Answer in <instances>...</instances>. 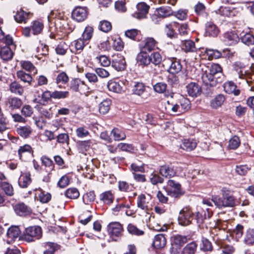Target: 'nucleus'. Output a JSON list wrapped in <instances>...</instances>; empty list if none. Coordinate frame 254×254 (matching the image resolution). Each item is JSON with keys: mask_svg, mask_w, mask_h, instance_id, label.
I'll return each mask as SVG.
<instances>
[{"mask_svg": "<svg viewBox=\"0 0 254 254\" xmlns=\"http://www.w3.org/2000/svg\"><path fill=\"white\" fill-rule=\"evenodd\" d=\"M223 198L221 199L218 195L212 196L211 200L215 205L218 208L222 207H232L236 205V199L231 193L230 190L226 188H223L221 190Z\"/></svg>", "mask_w": 254, "mask_h": 254, "instance_id": "obj_1", "label": "nucleus"}, {"mask_svg": "<svg viewBox=\"0 0 254 254\" xmlns=\"http://www.w3.org/2000/svg\"><path fill=\"white\" fill-rule=\"evenodd\" d=\"M167 103V108L169 112L177 115H180L187 112L190 109L191 107L190 101L183 97H182L176 102L170 103L168 101Z\"/></svg>", "mask_w": 254, "mask_h": 254, "instance_id": "obj_2", "label": "nucleus"}, {"mask_svg": "<svg viewBox=\"0 0 254 254\" xmlns=\"http://www.w3.org/2000/svg\"><path fill=\"white\" fill-rule=\"evenodd\" d=\"M42 236V230L39 226H32L26 228L23 239L28 242L35 241Z\"/></svg>", "mask_w": 254, "mask_h": 254, "instance_id": "obj_3", "label": "nucleus"}, {"mask_svg": "<svg viewBox=\"0 0 254 254\" xmlns=\"http://www.w3.org/2000/svg\"><path fill=\"white\" fill-rule=\"evenodd\" d=\"M166 190L169 195L175 198L180 197L184 194L181 185L173 180L168 181Z\"/></svg>", "mask_w": 254, "mask_h": 254, "instance_id": "obj_4", "label": "nucleus"}, {"mask_svg": "<svg viewBox=\"0 0 254 254\" xmlns=\"http://www.w3.org/2000/svg\"><path fill=\"white\" fill-rule=\"evenodd\" d=\"M182 168L180 166H174L171 165H164L160 166L159 173L163 177L170 178L180 174Z\"/></svg>", "mask_w": 254, "mask_h": 254, "instance_id": "obj_5", "label": "nucleus"}, {"mask_svg": "<svg viewBox=\"0 0 254 254\" xmlns=\"http://www.w3.org/2000/svg\"><path fill=\"white\" fill-rule=\"evenodd\" d=\"M192 212L187 207L184 208L180 213L178 217L179 224L182 226L190 225L193 220Z\"/></svg>", "mask_w": 254, "mask_h": 254, "instance_id": "obj_6", "label": "nucleus"}, {"mask_svg": "<svg viewBox=\"0 0 254 254\" xmlns=\"http://www.w3.org/2000/svg\"><path fill=\"white\" fill-rule=\"evenodd\" d=\"M111 65L118 71L125 70L127 66L125 58L121 54L113 55L111 61Z\"/></svg>", "mask_w": 254, "mask_h": 254, "instance_id": "obj_7", "label": "nucleus"}, {"mask_svg": "<svg viewBox=\"0 0 254 254\" xmlns=\"http://www.w3.org/2000/svg\"><path fill=\"white\" fill-rule=\"evenodd\" d=\"M69 89L81 94H84L87 89L85 82L78 78L73 79L70 81Z\"/></svg>", "mask_w": 254, "mask_h": 254, "instance_id": "obj_8", "label": "nucleus"}, {"mask_svg": "<svg viewBox=\"0 0 254 254\" xmlns=\"http://www.w3.org/2000/svg\"><path fill=\"white\" fill-rule=\"evenodd\" d=\"M87 11L85 8L78 6L72 11V18L78 22L84 21L87 17Z\"/></svg>", "mask_w": 254, "mask_h": 254, "instance_id": "obj_9", "label": "nucleus"}, {"mask_svg": "<svg viewBox=\"0 0 254 254\" xmlns=\"http://www.w3.org/2000/svg\"><path fill=\"white\" fill-rule=\"evenodd\" d=\"M123 228L119 222H115L110 223L108 226V231L111 237H119L121 236Z\"/></svg>", "mask_w": 254, "mask_h": 254, "instance_id": "obj_10", "label": "nucleus"}, {"mask_svg": "<svg viewBox=\"0 0 254 254\" xmlns=\"http://www.w3.org/2000/svg\"><path fill=\"white\" fill-rule=\"evenodd\" d=\"M21 233L20 230L18 226H12L7 230L6 242L10 244L14 242L16 239L19 237Z\"/></svg>", "mask_w": 254, "mask_h": 254, "instance_id": "obj_11", "label": "nucleus"}, {"mask_svg": "<svg viewBox=\"0 0 254 254\" xmlns=\"http://www.w3.org/2000/svg\"><path fill=\"white\" fill-rule=\"evenodd\" d=\"M149 5L144 2V19H146V23H149L151 22H153L155 23H157L159 19L158 15L155 13L154 10H151V12H150L149 15H148L147 14L149 12Z\"/></svg>", "mask_w": 254, "mask_h": 254, "instance_id": "obj_12", "label": "nucleus"}, {"mask_svg": "<svg viewBox=\"0 0 254 254\" xmlns=\"http://www.w3.org/2000/svg\"><path fill=\"white\" fill-rule=\"evenodd\" d=\"M162 61V57L159 53L154 52L150 56H144V65H148L152 63L154 65L159 64Z\"/></svg>", "mask_w": 254, "mask_h": 254, "instance_id": "obj_13", "label": "nucleus"}, {"mask_svg": "<svg viewBox=\"0 0 254 254\" xmlns=\"http://www.w3.org/2000/svg\"><path fill=\"white\" fill-rule=\"evenodd\" d=\"M186 88L188 94L192 97L198 96L201 92L200 86L195 82H191L189 83L186 86Z\"/></svg>", "mask_w": 254, "mask_h": 254, "instance_id": "obj_14", "label": "nucleus"}, {"mask_svg": "<svg viewBox=\"0 0 254 254\" xmlns=\"http://www.w3.org/2000/svg\"><path fill=\"white\" fill-rule=\"evenodd\" d=\"M13 208L15 213L19 216L28 215L32 211L31 208L23 202L16 204Z\"/></svg>", "mask_w": 254, "mask_h": 254, "instance_id": "obj_15", "label": "nucleus"}, {"mask_svg": "<svg viewBox=\"0 0 254 254\" xmlns=\"http://www.w3.org/2000/svg\"><path fill=\"white\" fill-rule=\"evenodd\" d=\"M132 173L134 179L139 182L143 181V167L142 165H139L136 163H133L131 165Z\"/></svg>", "mask_w": 254, "mask_h": 254, "instance_id": "obj_16", "label": "nucleus"}, {"mask_svg": "<svg viewBox=\"0 0 254 254\" xmlns=\"http://www.w3.org/2000/svg\"><path fill=\"white\" fill-rule=\"evenodd\" d=\"M234 67L235 70L237 72L240 78H245L249 73V71L246 70V67L245 64L240 62H236L234 64Z\"/></svg>", "mask_w": 254, "mask_h": 254, "instance_id": "obj_17", "label": "nucleus"}, {"mask_svg": "<svg viewBox=\"0 0 254 254\" xmlns=\"http://www.w3.org/2000/svg\"><path fill=\"white\" fill-rule=\"evenodd\" d=\"M201 79L205 84L211 87L215 86L217 84V80L215 76L210 74V73L208 71H205L202 74Z\"/></svg>", "mask_w": 254, "mask_h": 254, "instance_id": "obj_18", "label": "nucleus"}, {"mask_svg": "<svg viewBox=\"0 0 254 254\" xmlns=\"http://www.w3.org/2000/svg\"><path fill=\"white\" fill-rule=\"evenodd\" d=\"M225 99L224 95L221 94H218L211 100L210 106L212 109H217L222 106Z\"/></svg>", "mask_w": 254, "mask_h": 254, "instance_id": "obj_19", "label": "nucleus"}, {"mask_svg": "<svg viewBox=\"0 0 254 254\" xmlns=\"http://www.w3.org/2000/svg\"><path fill=\"white\" fill-rule=\"evenodd\" d=\"M181 48L186 53L195 52L197 50L194 42L190 40H185L182 41Z\"/></svg>", "mask_w": 254, "mask_h": 254, "instance_id": "obj_20", "label": "nucleus"}, {"mask_svg": "<svg viewBox=\"0 0 254 254\" xmlns=\"http://www.w3.org/2000/svg\"><path fill=\"white\" fill-rule=\"evenodd\" d=\"M219 33V28L211 22H208L205 26V33L209 36L216 37Z\"/></svg>", "mask_w": 254, "mask_h": 254, "instance_id": "obj_21", "label": "nucleus"}, {"mask_svg": "<svg viewBox=\"0 0 254 254\" xmlns=\"http://www.w3.org/2000/svg\"><path fill=\"white\" fill-rule=\"evenodd\" d=\"M166 244V239L163 234H158L155 236L153 246L156 249H161L163 248Z\"/></svg>", "mask_w": 254, "mask_h": 254, "instance_id": "obj_22", "label": "nucleus"}, {"mask_svg": "<svg viewBox=\"0 0 254 254\" xmlns=\"http://www.w3.org/2000/svg\"><path fill=\"white\" fill-rule=\"evenodd\" d=\"M223 87L225 91L228 94H233L235 96L240 94V90L237 89L236 85L232 81L225 82Z\"/></svg>", "mask_w": 254, "mask_h": 254, "instance_id": "obj_23", "label": "nucleus"}, {"mask_svg": "<svg viewBox=\"0 0 254 254\" xmlns=\"http://www.w3.org/2000/svg\"><path fill=\"white\" fill-rule=\"evenodd\" d=\"M31 183L30 174L26 173L21 174L18 180V184L21 188H26Z\"/></svg>", "mask_w": 254, "mask_h": 254, "instance_id": "obj_24", "label": "nucleus"}, {"mask_svg": "<svg viewBox=\"0 0 254 254\" xmlns=\"http://www.w3.org/2000/svg\"><path fill=\"white\" fill-rule=\"evenodd\" d=\"M224 41L228 44L232 45L237 43L239 41L238 35L234 32H227L224 35Z\"/></svg>", "mask_w": 254, "mask_h": 254, "instance_id": "obj_25", "label": "nucleus"}, {"mask_svg": "<svg viewBox=\"0 0 254 254\" xmlns=\"http://www.w3.org/2000/svg\"><path fill=\"white\" fill-rule=\"evenodd\" d=\"M13 53L8 46H4L0 49V57L3 61H8L12 59Z\"/></svg>", "mask_w": 254, "mask_h": 254, "instance_id": "obj_26", "label": "nucleus"}, {"mask_svg": "<svg viewBox=\"0 0 254 254\" xmlns=\"http://www.w3.org/2000/svg\"><path fill=\"white\" fill-rule=\"evenodd\" d=\"M32 129L29 126H19L16 128L17 133L22 137L27 138L31 134Z\"/></svg>", "mask_w": 254, "mask_h": 254, "instance_id": "obj_27", "label": "nucleus"}, {"mask_svg": "<svg viewBox=\"0 0 254 254\" xmlns=\"http://www.w3.org/2000/svg\"><path fill=\"white\" fill-rule=\"evenodd\" d=\"M156 42L152 38H147L144 41V54L150 52L156 46Z\"/></svg>", "mask_w": 254, "mask_h": 254, "instance_id": "obj_28", "label": "nucleus"}, {"mask_svg": "<svg viewBox=\"0 0 254 254\" xmlns=\"http://www.w3.org/2000/svg\"><path fill=\"white\" fill-rule=\"evenodd\" d=\"M7 105L12 110L19 109L22 105L21 99L17 97L9 98L7 102Z\"/></svg>", "mask_w": 254, "mask_h": 254, "instance_id": "obj_29", "label": "nucleus"}, {"mask_svg": "<svg viewBox=\"0 0 254 254\" xmlns=\"http://www.w3.org/2000/svg\"><path fill=\"white\" fill-rule=\"evenodd\" d=\"M182 68V65L179 61L176 60V59L172 60L168 69V71L170 73L176 74L179 72L181 70Z\"/></svg>", "mask_w": 254, "mask_h": 254, "instance_id": "obj_30", "label": "nucleus"}, {"mask_svg": "<svg viewBox=\"0 0 254 254\" xmlns=\"http://www.w3.org/2000/svg\"><path fill=\"white\" fill-rule=\"evenodd\" d=\"M19 158L24 160V157L26 155H30L32 152V147L28 144L20 146L18 151Z\"/></svg>", "mask_w": 254, "mask_h": 254, "instance_id": "obj_31", "label": "nucleus"}, {"mask_svg": "<svg viewBox=\"0 0 254 254\" xmlns=\"http://www.w3.org/2000/svg\"><path fill=\"white\" fill-rule=\"evenodd\" d=\"M132 86V94L140 96L143 94V82L141 81H133Z\"/></svg>", "mask_w": 254, "mask_h": 254, "instance_id": "obj_32", "label": "nucleus"}, {"mask_svg": "<svg viewBox=\"0 0 254 254\" xmlns=\"http://www.w3.org/2000/svg\"><path fill=\"white\" fill-rule=\"evenodd\" d=\"M44 247L46 250L44 251V254H54L55 252L59 249L58 245L52 242L45 243Z\"/></svg>", "mask_w": 254, "mask_h": 254, "instance_id": "obj_33", "label": "nucleus"}, {"mask_svg": "<svg viewBox=\"0 0 254 254\" xmlns=\"http://www.w3.org/2000/svg\"><path fill=\"white\" fill-rule=\"evenodd\" d=\"M196 146V142L195 140L191 139H184L181 147L184 150L190 151L193 150Z\"/></svg>", "mask_w": 254, "mask_h": 254, "instance_id": "obj_34", "label": "nucleus"}, {"mask_svg": "<svg viewBox=\"0 0 254 254\" xmlns=\"http://www.w3.org/2000/svg\"><path fill=\"white\" fill-rule=\"evenodd\" d=\"M111 101L110 99L103 100L99 105V111L101 114H105L108 112L110 108Z\"/></svg>", "mask_w": 254, "mask_h": 254, "instance_id": "obj_35", "label": "nucleus"}, {"mask_svg": "<svg viewBox=\"0 0 254 254\" xmlns=\"http://www.w3.org/2000/svg\"><path fill=\"white\" fill-rule=\"evenodd\" d=\"M107 87L110 91L116 93H121L123 91L121 84L119 82L113 80H110L108 82Z\"/></svg>", "mask_w": 254, "mask_h": 254, "instance_id": "obj_36", "label": "nucleus"}, {"mask_svg": "<svg viewBox=\"0 0 254 254\" xmlns=\"http://www.w3.org/2000/svg\"><path fill=\"white\" fill-rule=\"evenodd\" d=\"M10 91L14 94L21 95L23 92L24 89L23 87L17 82H12L10 84Z\"/></svg>", "mask_w": 254, "mask_h": 254, "instance_id": "obj_37", "label": "nucleus"}, {"mask_svg": "<svg viewBox=\"0 0 254 254\" xmlns=\"http://www.w3.org/2000/svg\"><path fill=\"white\" fill-rule=\"evenodd\" d=\"M20 65L23 69L30 72H33L34 74L37 73L36 68L32 63L29 61H22L20 62Z\"/></svg>", "mask_w": 254, "mask_h": 254, "instance_id": "obj_38", "label": "nucleus"}, {"mask_svg": "<svg viewBox=\"0 0 254 254\" xmlns=\"http://www.w3.org/2000/svg\"><path fill=\"white\" fill-rule=\"evenodd\" d=\"M100 199L107 204H111L114 200L113 194L110 191H105L100 195Z\"/></svg>", "mask_w": 254, "mask_h": 254, "instance_id": "obj_39", "label": "nucleus"}, {"mask_svg": "<svg viewBox=\"0 0 254 254\" xmlns=\"http://www.w3.org/2000/svg\"><path fill=\"white\" fill-rule=\"evenodd\" d=\"M1 189L4 192L5 194L8 196H12L14 194L12 186L8 183L2 182L0 184Z\"/></svg>", "mask_w": 254, "mask_h": 254, "instance_id": "obj_40", "label": "nucleus"}, {"mask_svg": "<svg viewBox=\"0 0 254 254\" xmlns=\"http://www.w3.org/2000/svg\"><path fill=\"white\" fill-rule=\"evenodd\" d=\"M64 195L69 198L76 199L79 196V192L76 188H71L65 191Z\"/></svg>", "mask_w": 254, "mask_h": 254, "instance_id": "obj_41", "label": "nucleus"}, {"mask_svg": "<svg viewBox=\"0 0 254 254\" xmlns=\"http://www.w3.org/2000/svg\"><path fill=\"white\" fill-rule=\"evenodd\" d=\"M17 77L24 82L28 83L29 84L32 80V77L23 70H19L16 73Z\"/></svg>", "mask_w": 254, "mask_h": 254, "instance_id": "obj_42", "label": "nucleus"}, {"mask_svg": "<svg viewBox=\"0 0 254 254\" xmlns=\"http://www.w3.org/2000/svg\"><path fill=\"white\" fill-rule=\"evenodd\" d=\"M197 246V244L195 242L188 244L183 249L184 254H195Z\"/></svg>", "mask_w": 254, "mask_h": 254, "instance_id": "obj_43", "label": "nucleus"}, {"mask_svg": "<svg viewBox=\"0 0 254 254\" xmlns=\"http://www.w3.org/2000/svg\"><path fill=\"white\" fill-rule=\"evenodd\" d=\"M177 25H178V23L176 22H173L165 25L164 30L169 37L172 38L174 37L175 31L173 28V27H177Z\"/></svg>", "mask_w": 254, "mask_h": 254, "instance_id": "obj_44", "label": "nucleus"}, {"mask_svg": "<svg viewBox=\"0 0 254 254\" xmlns=\"http://www.w3.org/2000/svg\"><path fill=\"white\" fill-rule=\"evenodd\" d=\"M158 14L162 17L169 16L172 14V11L170 7H161L157 8Z\"/></svg>", "mask_w": 254, "mask_h": 254, "instance_id": "obj_45", "label": "nucleus"}, {"mask_svg": "<svg viewBox=\"0 0 254 254\" xmlns=\"http://www.w3.org/2000/svg\"><path fill=\"white\" fill-rule=\"evenodd\" d=\"M115 140H121L126 138V134L124 132L118 128L113 129L111 133Z\"/></svg>", "mask_w": 254, "mask_h": 254, "instance_id": "obj_46", "label": "nucleus"}, {"mask_svg": "<svg viewBox=\"0 0 254 254\" xmlns=\"http://www.w3.org/2000/svg\"><path fill=\"white\" fill-rule=\"evenodd\" d=\"M44 27L43 24L38 21L33 22L31 26V29L33 34L37 35L40 34Z\"/></svg>", "mask_w": 254, "mask_h": 254, "instance_id": "obj_47", "label": "nucleus"}, {"mask_svg": "<svg viewBox=\"0 0 254 254\" xmlns=\"http://www.w3.org/2000/svg\"><path fill=\"white\" fill-rule=\"evenodd\" d=\"M39 111L42 115L47 119H50L53 117V113L51 108L42 107L39 108Z\"/></svg>", "mask_w": 254, "mask_h": 254, "instance_id": "obj_48", "label": "nucleus"}, {"mask_svg": "<svg viewBox=\"0 0 254 254\" xmlns=\"http://www.w3.org/2000/svg\"><path fill=\"white\" fill-rule=\"evenodd\" d=\"M28 14L24 11H20L18 12L14 16V19L17 22H26L28 19Z\"/></svg>", "mask_w": 254, "mask_h": 254, "instance_id": "obj_49", "label": "nucleus"}, {"mask_svg": "<svg viewBox=\"0 0 254 254\" xmlns=\"http://www.w3.org/2000/svg\"><path fill=\"white\" fill-rule=\"evenodd\" d=\"M136 7L137 11L132 13V16L140 20L143 17V2H139Z\"/></svg>", "mask_w": 254, "mask_h": 254, "instance_id": "obj_50", "label": "nucleus"}, {"mask_svg": "<svg viewBox=\"0 0 254 254\" xmlns=\"http://www.w3.org/2000/svg\"><path fill=\"white\" fill-rule=\"evenodd\" d=\"M245 242L250 245L254 244V230L250 229L247 231L245 238Z\"/></svg>", "mask_w": 254, "mask_h": 254, "instance_id": "obj_51", "label": "nucleus"}, {"mask_svg": "<svg viewBox=\"0 0 254 254\" xmlns=\"http://www.w3.org/2000/svg\"><path fill=\"white\" fill-rule=\"evenodd\" d=\"M202 246L201 250L203 251H211L213 250V247L211 242L207 239L202 238L201 240Z\"/></svg>", "mask_w": 254, "mask_h": 254, "instance_id": "obj_52", "label": "nucleus"}, {"mask_svg": "<svg viewBox=\"0 0 254 254\" xmlns=\"http://www.w3.org/2000/svg\"><path fill=\"white\" fill-rule=\"evenodd\" d=\"M68 91H55L53 92V98L55 99H65L69 96Z\"/></svg>", "mask_w": 254, "mask_h": 254, "instance_id": "obj_53", "label": "nucleus"}, {"mask_svg": "<svg viewBox=\"0 0 254 254\" xmlns=\"http://www.w3.org/2000/svg\"><path fill=\"white\" fill-rule=\"evenodd\" d=\"M243 43L247 45L254 44V37L250 33H246L241 38Z\"/></svg>", "mask_w": 254, "mask_h": 254, "instance_id": "obj_54", "label": "nucleus"}, {"mask_svg": "<svg viewBox=\"0 0 254 254\" xmlns=\"http://www.w3.org/2000/svg\"><path fill=\"white\" fill-rule=\"evenodd\" d=\"M240 144V140L238 136H234L229 140V147L230 149H236Z\"/></svg>", "mask_w": 254, "mask_h": 254, "instance_id": "obj_55", "label": "nucleus"}, {"mask_svg": "<svg viewBox=\"0 0 254 254\" xmlns=\"http://www.w3.org/2000/svg\"><path fill=\"white\" fill-rule=\"evenodd\" d=\"M69 80L68 76L64 72H60L56 77L57 84H65Z\"/></svg>", "mask_w": 254, "mask_h": 254, "instance_id": "obj_56", "label": "nucleus"}, {"mask_svg": "<svg viewBox=\"0 0 254 254\" xmlns=\"http://www.w3.org/2000/svg\"><path fill=\"white\" fill-rule=\"evenodd\" d=\"M88 42H85V41L81 38H80L73 42L74 46L77 51H82L85 45Z\"/></svg>", "mask_w": 254, "mask_h": 254, "instance_id": "obj_57", "label": "nucleus"}, {"mask_svg": "<svg viewBox=\"0 0 254 254\" xmlns=\"http://www.w3.org/2000/svg\"><path fill=\"white\" fill-rule=\"evenodd\" d=\"M38 197L39 200L42 203H47L51 199V194L49 193H45L41 190H39L38 193Z\"/></svg>", "mask_w": 254, "mask_h": 254, "instance_id": "obj_58", "label": "nucleus"}, {"mask_svg": "<svg viewBox=\"0 0 254 254\" xmlns=\"http://www.w3.org/2000/svg\"><path fill=\"white\" fill-rule=\"evenodd\" d=\"M173 15L178 19L184 20L187 18L188 10L186 9H179L175 12Z\"/></svg>", "mask_w": 254, "mask_h": 254, "instance_id": "obj_59", "label": "nucleus"}, {"mask_svg": "<svg viewBox=\"0 0 254 254\" xmlns=\"http://www.w3.org/2000/svg\"><path fill=\"white\" fill-rule=\"evenodd\" d=\"M188 239L186 236L177 235L174 237L173 242L177 245L181 246L186 243Z\"/></svg>", "mask_w": 254, "mask_h": 254, "instance_id": "obj_60", "label": "nucleus"}, {"mask_svg": "<svg viewBox=\"0 0 254 254\" xmlns=\"http://www.w3.org/2000/svg\"><path fill=\"white\" fill-rule=\"evenodd\" d=\"M177 27L178 28V31L179 34L182 36H185L188 34L190 30L189 26L187 23H182L177 25Z\"/></svg>", "mask_w": 254, "mask_h": 254, "instance_id": "obj_61", "label": "nucleus"}, {"mask_svg": "<svg viewBox=\"0 0 254 254\" xmlns=\"http://www.w3.org/2000/svg\"><path fill=\"white\" fill-rule=\"evenodd\" d=\"M93 29L91 27H86L82 35V39L87 42L91 39L92 36Z\"/></svg>", "mask_w": 254, "mask_h": 254, "instance_id": "obj_62", "label": "nucleus"}, {"mask_svg": "<svg viewBox=\"0 0 254 254\" xmlns=\"http://www.w3.org/2000/svg\"><path fill=\"white\" fill-rule=\"evenodd\" d=\"M95 198V194L93 191L87 192L83 196V201L85 204L92 202Z\"/></svg>", "mask_w": 254, "mask_h": 254, "instance_id": "obj_63", "label": "nucleus"}, {"mask_svg": "<svg viewBox=\"0 0 254 254\" xmlns=\"http://www.w3.org/2000/svg\"><path fill=\"white\" fill-rule=\"evenodd\" d=\"M149 179L151 183L153 185H156L158 183H162L164 179L160 177L158 174L152 173L150 174Z\"/></svg>", "mask_w": 254, "mask_h": 254, "instance_id": "obj_64", "label": "nucleus"}]
</instances>
